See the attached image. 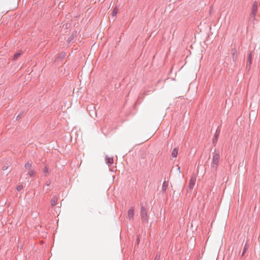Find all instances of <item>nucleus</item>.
<instances>
[{
  "label": "nucleus",
  "mask_w": 260,
  "mask_h": 260,
  "mask_svg": "<svg viewBox=\"0 0 260 260\" xmlns=\"http://www.w3.org/2000/svg\"><path fill=\"white\" fill-rule=\"evenodd\" d=\"M248 241H246V243H245V245H244V248L243 249V251H242V255H241V256H243L245 254V253H246V252L247 251L248 248Z\"/></svg>",
  "instance_id": "obj_12"
},
{
  "label": "nucleus",
  "mask_w": 260,
  "mask_h": 260,
  "mask_svg": "<svg viewBox=\"0 0 260 260\" xmlns=\"http://www.w3.org/2000/svg\"><path fill=\"white\" fill-rule=\"evenodd\" d=\"M76 34H77V31H74L72 34L70 36V37L69 38V41L70 42H71V41H72L74 38V37L76 35Z\"/></svg>",
  "instance_id": "obj_19"
},
{
  "label": "nucleus",
  "mask_w": 260,
  "mask_h": 260,
  "mask_svg": "<svg viewBox=\"0 0 260 260\" xmlns=\"http://www.w3.org/2000/svg\"><path fill=\"white\" fill-rule=\"evenodd\" d=\"M118 8L117 7H115L112 11V16H115L118 13Z\"/></svg>",
  "instance_id": "obj_18"
},
{
  "label": "nucleus",
  "mask_w": 260,
  "mask_h": 260,
  "mask_svg": "<svg viewBox=\"0 0 260 260\" xmlns=\"http://www.w3.org/2000/svg\"><path fill=\"white\" fill-rule=\"evenodd\" d=\"M196 181V178L192 176L189 180L188 189L191 190L193 188Z\"/></svg>",
  "instance_id": "obj_4"
},
{
  "label": "nucleus",
  "mask_w": 260,
  "mask_h": 260,
  "mask_svg": "<svg viewBox=\"0 0 260 260\" xmlns=\"http://www.w3.org/2000/svg\"><path fill=\"white\" fill-rule=\"evenodd\" d=\"M50 183H51V182L50 181V182H49L48 183H46V185L47 186H49V185H50Z\"/></svg>",
  "instance_id": "obj_26"
},
{
  "label": "nucleus",
  "mask_w": 260,
  "mask_h": 260,
  "mask_svg": "<svg viewBox=\"0 0 260 260\" xmlns=\"http://www.w3.org/2000/svg\"><path fill=\"white\" fill-rule=\"evenodd\" d=\"M106 164L109 166L113 164V157H109L107 155L106 156Z\"/></svg>",
  "instance_id": "obj_9"
},
{
  "label": "nucleus",
  "mask_w": 260,
  "mask_h": 260,
  "mask_svg": "<svg viewBox=\"0 0 260 260\" xmlns=\"http://www.w3.org/2000/svg\"><path fill=\"white\" fill-rule=\"evenodd\" d=\"M8 166L4 165V167H3V170H6L7 169H8Z\"/></svg>",
  "instance_id": "obj_25"
},
{
  "label": "nucleus",
  "mask_w": 260,
  "mask_h": 260,
  "mask_svg": "<svg viewBox=\"0 0 260 260\" xmlns=\"http://www.w3.org/2000/svg\"><path fill=\"white\" fill-rule=\"evenodd\" d=\"M21 117V113L18 114L16 117V120H19Z\"/></svg>",
  "instance_id": "obj_24"
},
{
  "label": "nucleus",
  "mask_w": 260,
  "mask_h": 260,
  "mask_svg": "<svg viewBox=\"0 0 260 260\" xmlns=\"http://www.w3.org/2000/svg\"><path fill=\"white\" fill-rule=\"evenodd\" d=\"M43 172L44 173L45 176H47L49 174V168L47 166L44 167Z\"/></svg>",
  "instance_id": "obj_16"
},
{
  "label": "nucleus",
  "mask_w": 260,
  "mask_h": 260,
  "mask_svg": "<svg viewBox=\"0 0 260 260\" xmlns=\"http://www.w3.org/2000/svg\"><path fill=\"white\" fill-rule=\"evenodd\" d=\"M220 155L219 151L215 150L214 153L212 158V168L214 170H216L219 162Z\"/></svg>",
  "instance_id": "obj_2"
},
{
  "label": "nucleus",
  "mask_w": 260,
  "mask_h": 260,
  "mask_svg": "<svg viewBox=\"0 0 260 260\" xmlns=\"http://www.w3.org/2000/svg\"><path fill=\"white\" fill-rule=\"evenodd\" d=\"M49 191V189H48L47 190H46V192H48Z\"/></svg>",
  "instance_id": "obj_30"
},
{
  "label": "nucleus",
  "mask_w": 260,
  "mask_h": 260,
  "mask_svg": "<svg viewBox=\"0 0 260 260\" xmlns=\"http://www.w3.org/2000/svg\"><path fill=\"white\" fill-rule=\"evenodd\" d=\"M134 215V207H131L127 212V217L129 219H132L133 218Z\"/></svg>",
  "instance_id": "obj_6"
},
{
  "label": "nucleus",
  "mask_w": 260,
  "mask_h": 260,
  "mask_svg": "<svg viewBox=\"0 0 260 260\" xmlns=\"http://www.w3.org/2000/svg\"><path fill=\"white\" fill-rule=\"evenodd\" d=\"M232 54L233 61L235 62L237 58V53L236 49H233L232 50Z\"/></svg>",
  "instance_id": "obj_7"
},
{
  "label": "nucleus",
  "mask_w": 260,
  "mask_h": 260,
  "mask_svg": "<svg viewBox=\"0 0 260 260\" xmlns=\"http://www.w3.org/2000/svg\"><path fill=\"white\" fill-rule=\"evenodd\" d=\"M139 240H139V236H138V237H137V242H138V243H139Z\"/></svg>",
  "instance_id": "obj_28"
},
{
  "label": "nucleus",
  "mask_w": 260,
  "mask_h": 260,
  "mask_svg": "<svg viewBox=\"0 0 260 260\" xmlns=\"http://www.w3.org/2000/svg\"><path fill=\"white\" fill-rule=\"evenodd\" d=\"M92 107V106H90V107H87V109H88H88H91Z\"/></svg>",
  "instance_id": "obj_27"
},
{
  "label": "nucleus",
  "mask_w": 260,
  "mask_h": 260,
  "mask_svg": "<svg viewBox=\"0 0 260 260\" xmlns=\"http://www.w3.org/2000/svg\"><path fill=\"white\" fill-rule=\"evenodd\" d=\"M256 12L251 11V13L250 14V19H252L253 20H255V16L256 14Z\"/></svg>",
  "instance_id": "obj_17"
},
{
  "label": "nucleus",
  "mask_w": 260,
  "mask_h": 260,
  "mask_svg": "<svg viewBox=\"0 0 260 260\" xmlns=\"http://www.w3.org/2000/svg\"><path fill=\"white\" fill-rule=\"evenodd\" d=\"M141 211L140 214L141 220L143 222H148V205L146 203H141Z\"/></svg>",
  "instance_id": "obj_1"
},
{
  "label": "nucleus",
  "mask_w": 260,
  "mask_h": 260,
  "mask_svg": "<svg viewBox=\"0 0 260 260\" xmlns=\"http://www.w3.org/2000/svg\"><path fill=\"white\" fill-rule=\"evenodd\" d=\"M57 198L56 197V196H53L52 199H51V206L53 207H54L57 204Z\"/></svg>",
  "instance_id": "obj_10"
},
{
  "label": "nucleus",
  "mask_w": 260,
  "mask_h": 260,
  "mask_svg": "<svg viewBox=\"0 0 260 260\" xmlns=\"http://www.w3.org/2000/svg\"><path fill=\"white\" fill-rule=\"evenodd\" d=\"M252 51H250L248 54V58H247V62H246V69L248 70H250V66L252 63Z\"/></svg>",
  "instance_id": "obj_3"
},
{
  "label": "nucleus",
  "mask_w": 260,
  "mask_h": 260,
  "mask_svg": "<svg viewBox=\"0 0 260 260\" xmlns=\"http://www.w3.org/2000/svg\"><path fill=\"white\" fill-rule=\"evenodd\" d=\"M257 3L256 1L254 2L252 8H251V11H254L257 12Z\"/></svg>",
  "instance_id": "obj_14"
},
{
  "label": "nucleus",
  "mask_w": 260,
  "mask_h": 260,
  "mask_svg": "<svg viewBox=\"0 0 260 260\" xmlns=\"http://www.w3.org/2000/svg\"><path fill=\"white\" fill-rule=\"evenodd\" d=\"M178 148H175L173 149L171 155L173 157H176L178 154Z\"/></svg>",
  "instance_id": "obj_13"
},
{
  "label": "nucleus",
  "mask_w": 260,
  "mask_h": 260,
  "mask_svg": "<svg viewBox=\"0 0 260 260\" xmlns=\"http://www.w3.org/2000/svg\"><path fill=\"white\" fill-rule=\"evenodd\" d=\"M23 186L22 185H18L17 187V190L18 191H20L21 190L22 188H23Z\"/></svg>",
  "instance_id": "obj_23"
},
{
  "label": "nucleus",
  "mask_w": 260,
  "mask_h": 260,
  "mask_svg": "<svg viewBox=\"0 0 260 260\" xmlns=\"http://www.w3.org/2000/svg\"><path fill=\"white\" fill-rule=\"evenodd\" d=\"M168 186V182L165 181L162 184V190L164 192L166 191L167 188Z\"/></svg>",
  "instance_id": "obj_15"
},
{
  "label": "nucleus",
  "mask_w": 260,
  "mask_h": 260,
  "mask_svg": "<svg viewBox=\"0 0 260 260\" xmlns=\"http://www.w3.org/2000/svg\"><path fill=\"white\" fill-rule=\"evenodd\" d=\"M32 166V162L31 161H27L25 165V168L26 169H30V167Z\"/></svg>",
  "instance_id": "obj_20"
},
{
  "label": "nucleus",
  "mask_w": 260,
  "mask_h": 260,
  "mask_svg": "<svg viewBox=\"0 0 260 260\" xmlns=\"http://www.w3.org/2000/svg\"><path fill=\"white\" fill-rule=\"evenodd\" d=\"M178 170H179V172H180V167H179L178 168Z\"/></svg>",
  "instance_id": "obj_29"
},
{
  "label": "nucleus",
  "mask_w": 260,
  "mask_h": 260,
  "mask_svg": "<svg viewBox=\"0 0 260 260\" xmlns=\"http://www.w3.org/2000/svg\"><path fill=\"white\" fill-rule=\"evenodd\" d=\"M22 50H19L18 52L15 53L13 55V59H12L13 60L15 61V60H17L18 57L22 54Z\"/></svg>",
  "instance_id": "obj_11"
},
{
  "label": "nucleus",
  "mask_w": 260,
  "mask_h": 260,
  "mask_svg": "<svg viewBox=\"0 0 260 260\" xmlns=\"http://www.w3.org/2000/svg\"><path fill=\"white\" fill-rule=\"evenodd\" d=\"M66 55V54L64 52H61L60 53H59L57 55V56L55 58L54 61L55 62H58L59 61H61L63 58H64L65 56Z\"/></svg>",
  "instance_id": "obj_5"
},
{
  "label": "nucleus",
  "mask_w": 260,
  "mask_h": 260,
  "mask_svg": "<svg viewBox=\"0 0 260 260\" xmlns=\"http://www.w3.org/2000/svg\"><path fill=\"white\" fill-rule=\"evenodd\" d=\"M160 254L157 253L154 260H159Z\"/></svg>",
  "instance_id": "obj_22"
},
{
  "label": "nucleus",
  "mask_w": 260,
  "mask_h": 260,
  "mask_svg": "<svg viewBox=\"0 0 260 260\" xmlns=\"http://www.w3.org/2000/svg\"><path fill=\"white\" fill-rule=\"evenodd\" d=\"M219 132H218L217 130L216 131V132L214 134V138L213 139V144L214 146H215L217 142V139H218V138L219 137Z\"/></svg>",
  "instance_id": "obj_8"
},
{
  "label": "nucleus",
  "mask_w": 260,
  "mask_h": 260,
  "mask_svg": "<svg viewBox=\"0 0 260 260\" xmlns=\"http://www.w3.org/2000/svg\"><path fill=\"white\" fill-rule=\"evenodd\" d=\"M35 171L33 170H29L28 172V174L31 177L34 176L35 175Z\"/></svg>",
  "instance_id": "obj_21"
}]
</instances>
